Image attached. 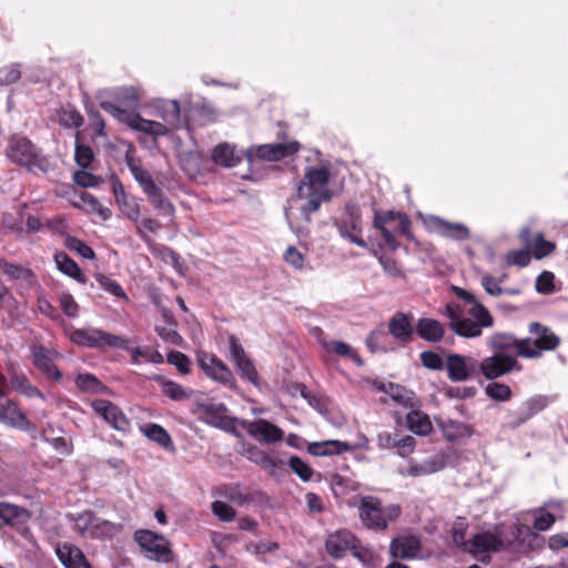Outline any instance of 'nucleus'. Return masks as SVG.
I'll list each match as a JSON object with an SVG mask.
<instances>
[{
    "mask_svg": "<svg viewBox=\"0 0 568 568\" xmlns=\"http://www.w3.org/2000/svg\"><path fill=\"white\" fill-rule=\"evenodd\" d=\"M100 106L132 130L149 134L154 139L168 135L181 126V108L176 100L155 102L156 115L162 119V122L143 119L140 113L120 109L111 102H101Z\"/></svg>",
    "mask_w": 568,
    "mask_h": 568,
    "instance_id": "f257e3e1",
    "label": "nucleus"
},
{
    "mask_svg": "<svg viewBox=\"0 0 568 568\" xmlns=\"http://www.w3.org/2000/svg\"><path fill=\"white\" fill-rule=\"evenodd\" d=\"M329 172L327 168H307L304 179L297 186L294 200L302 201L300 206L302 217L306 224L311 222V213L320 210L323 202L332 197L328 189Z\"/></svg>",
    "mask_w": 568,
    "mask_h": 568,
    "instance_id": "f03ea898",
    "label": "nucleus"
},
{
    "mask_svg": "<svg viewBox=\"0 0 568 568\" xmlns=\"http://www.w3.org/2000/svg\"><path fill=\"white\" fill-rule=\"evenodd\" d=\"M444 314L449 318V327L462 337L476 338L481 335L483 328L494 325V320L488 310L481 304L471 305L468 311L469 318H465L458 304L448 303Z\"/></svg>",
    "mask_w": 568,
    "mask_h": 568,
    "instance_id": "7ed1b4c3",
    "label": "nucleus"
},
{
    "mask_svg": "<svg viewBox=\"0 0 568 568\" xmlns=\"http://www.w3.org/2000/svg\"><path fill=\"white\" fill-rule=\"evenodd\" d=\"M7 156L31 172H45L48 161L40 150L26 136L14 135L9 140Z\"/></svg>",
    "mask_w": 568,
    "mask_h": 568,
    "instance_id": "20e7f679",
    "label": "nucleus"
},
{
    "mask_svg": "<svg viewBox=\"0 0 568 568\" xmlns=\"http://www.w3.org/2000/svg\"><path fill=\"white\" fill-rule=\"evenodd\" d=\"M529 333L534 337L523 338L524 347L520 348L519 356L523 358L535 359L542 356L544 352L555 351L560 338L549 327L532 322L529 324Z\"/></svg>",
    "mask_w": 568,
    "mask_h": 568,
    "instance_id": "39448f33",
    "label": "nucleus"
},
{
    "mask_svg": "<svg viewBox=\"0 0 568 568\" xmlns=\"http://www.w3.org/2000/svg\"><path fill=\"white\" fill-rule=\"evenodd\" d=\"M359 518L369 529L384 530L388 523L395 520L399 515L397 506L382 507V503L374 496H365L359 503Z\"/></svg>",
    "mask_w": 568,
    "mask_h": 568,
    "instance_id": "423d86ee",
    "label": "nucleus"
},
{
    "mask_svg": "<svg viewBox=\"0 0 568 568\" xmlns=\"http://www.w3.org/2000/svg\"><path fill=\"white\" fill-rule=\"evenodd\" d=\"M70 338L80 346L100 348L111 346L115 348H128L129 341L123 336L113 335L99 328L74 329Z\"/></svg>",
    "mask_w": 568,
    "mask_h": 568,
    "instance_id": "0eeeda50",
    "label": "nucleus"
},
{
    "mask_svg": "<svg viewBox=\"0 0 568 568\" xmlns=\"http://www.w3.org/2000/svg\"><path fill=\"white\" fill-rule=\"evenodd\" d=\"M134 539L149 559L159 562L173 560L171 545L162 535L154 534L151 530H139L135 531Z\"/></svg>",
    "mask_w": 568,
    "mask_h": 568,
    "instance_id": "6e6552de",
    "label": "nucleus"
},
{
    "mask_svg": "<svg viewBox=\"0 0 568 568\" xmlns=\"http://www.w3.org/2000/svg\"><path fill=\"white\" fill-rule=\"evenodd\" d=\"M501 547L503 540L500 535L491 531L474 534L465 544V550L485 564L489 561V554L499 551Z\"/></svg>",
    "mask_w": 568,
    "mask_h": 568,
    "instance_id": "1a4fd4ad",
    "label": "nucleus"
},
{
    "mask_svg": "<svg viewBox=\"0 0 568 568\" xmlns=\"http://www.w3.org/2000/svg\"><path fill=\"white\" fill-rule=\"evenodd\" d=\"M521 366L516 356H501L500 354L493 353L490 356L478 362V374H481L489 381L503 377L513 371L519 372Z\"/></svg>",
    "mask_w": 568,
    "mask_h": 568,
    "instance_id": "9d476101",
    "label": "nucleus"
},
{
    "mask_svg": "<svg viewBox=\"0 0 568 568\" xmlns=\"http://www.w3.org/2000/svg\"><path fill=\"white\" fill-rule=\"evenodd\" d=\"M445 369L452 382H466L478 376V361L473 356L448 354Z\"/></svg>",
    "mask_w": 568,
    "mask_h": 568,
    "instance_id": "9b49d317",
    "label": "nucleus"
},
{
    "mask_svg": "<svg viewBox=\"0 0 568 568\" xmlns=\"http://www.w3.org/2000/svg\"><path fill=\"white\" fill-rule=\"evenodd\" d=\"M73 529L89 538H103L113 527L108 520L95 517L91 511H83L73 517Z\"/></svg>",
    "mask_w": 568,
    "mask_h": 568,
    "instance_id": "f8f14e48",
    "label": "nucleus"
},
{
    "mask_svg": "<svg viewBox=\"0 0 568 568\" xmlns=\"http://www.w3.org/2000/svg\"><path fill=\"white\" fill-rule=\"evenodd\" d=\"M91 406L112 428L122 433L129 432L130 422L116 405L109 400L95 399Z\"/></svg>",
    "mask_w": 568,
    "mask_h": 568,
    "instance_id": "ddd939ff",
    "label": "nucleus"
},
{
    "mask_svg": "<svg viewBox=\"0 0 568 568\" xmlns=\"http://www.w3.org/2000/svg\"><path fill=\"white\" fill-rule=\"evenodd\" d=\"M199 364L212 379L230 387H235V379L230 368L219 358L207 354L199 355Z\"/></svg>",
    "mask_w": 568,
    "mask_h": 568,
    "instance_id": "4468645a",
    "label": "nucleus"
},
{
    "mask_svg": "<svg viewBox=\"0 0 568 568\" xmlns=\"http://www.w3.org/2000/svg\"><path fill=\"white\" fill-rule=\"evenodd\" d=\"M486 344L495 354L516 356V358L520 357V348L524 347L523 338H517L513 334L501 332L490 335Z\"/></svg>",
    "mask_w": 568,
    "mask_h": 568,
    "instance_id": "2eb2a0df",
    "label": "nucleus"
},
{
    "mask_svg": "<svg viewBox=\"0 0 568 568\" xmlns=\"http://www.w3.org/2000/svg\"><path fill=\"white\" fill-rule=\"evenodd\" d=\"M548 404L547 397L537 395L525 400L516 410L509 414L511 418L509 426L516 428L521 424L526 423L532 416L541 412Z\"/></svg>",
    "mask_w": 568,
    "mask_h": 568,
    "instance_id": "dca6fc26",
    "label": "nucleus"
},
{
    "mask_svg": "<svg viewBox=\"0 0 568 568\" xmlns=\"http://www.w3.org/2000/svg\"><path fill=\"white\" fill-rule=\"evenodd\" d=\"M242 426L246 429L250 436L263 440L267 444L281 442L284 436V433L281 428L265 419L243 422Z\"/></svg>",
    "mask_w": 568,
    "mask_h": 568,
    "instance_id": "f3484780",
    "label": "nucleus"
},
{
    "mask_svg": "<svg viewBox=\"0 0 568 568\" xmlns=\"http://www.w3.org/2000/svg\"><path fill=\"white\" fill-rule=\"evenodd\" d=\"M429 223L433 230L443 237L454 241H466L470 237L469 229L463 223L448 222L439 216H430Z\"/></svg>",
    "mask_w": 568,
    "mask_h": 568,
    "instance_id": "a211bd4d",
    "label": "nucleus"
},
{
    "mask_svg": "<svg viewBox=\"0 0 568 568\" xmlns=\"http://www.w3.org/2000/svg\"><path fill=\"white\" fill-rule=\"evenodd\" d=\"M358 544V539L346 529L336 530L329 534L325 541L327 552L334 558H341L346 550H351Z\"/></svg>",
    "mask_w": 568,
    "mask_h": 568,
    "instance_id": "6ab92c4d",
    "label": "nucleus"
},
{
    "mask_svg": "<svg viewBox=\"0 0 568 568\" xmlns=\"http://www.w3.org/2000/svg\"><path fill=\"white\" fill-rule=\"evenodd\" d=\"M0 422L9 426L27 430L30 423L13 402L0 398Z\"/></svg>",
    "mask_w": 568,
    "mask_h": 568,
    "instance_id": "aec40b11",
    "label": "nucleus"
},
{
    "mask_svg": "<svg viewBox=\"0 0 568 568\" xmlns=\"http://www.w3.org/2000/svg\"><path fill=\"white\" fill-rule=\"evenodd\" d=\"M389 551L396 558H415L420 551V541L412 535L399 536L390 542Z\"/></svg>",
    "mask_w": 568,
    "mask_h": 568,
    "instance_id": "412c9836",
    "label": "nucleus"
},
{
    "mask_svg": "<svg viewBox=\"0 0 568 568\" xmlns=\"http://www.w3.org/2000/svg\"><path fill=\"white\" fill-rule=\"evenodd\" d=\"M298 150L297 142L290 143H271L258 145L255 150L256 158L265 161H280Z\"/></svg>",
    "mask_w": 568,
    "mask_h": 568,
    "instance_id": "4be33fe9",
    "label": "nucleus"
},
{
    "mask_svg": "<svg viewBox=\"0 0 568 568\" xmlns=\"http://www.w3.org/2000/svg\"><path fill=\"white\" fill-rule=\"evenodd\" d=\"M55 554L65 568H91L81 549L74 545L69 542L58 545Z\"/></svg>",
    "mask_w": 568,
    "mask_h": 568,
    "instance_id": "5701e85b",
    "label": "nucleus"
},
{
    "mask_svg": "<svg viewBox=\"0 0 568 568\" xmlns=\"http://www.w3.org/2000/svg\"><path fill=\"white\" fill-rule=\"evenodd\" d=\"M338 233L359 247H366V242L361 237L362 221L356 212H352L342 222L337 223Z\"/></svg>",
    "mask_w": 568,
    "mask_h": 568,
    "instance_id": "b1692460",
    "label": "nucleus"
},
{
    "mask_svg": "<svg viewBox=\"0 0 568 568\" xmlns=\"http://www.w3.org/2000/svg\"><path fill=\"white\" fill-rule=\"evenodd\" d=\"M30 517V513L23 507L0 503V528L3 526L24 525L29 521Z\"/></svg>",
    "mask_w": 568,
    "mask_h": 568,
    "instance_id": "393cba45",
    "label": "nucleus"
},
{
    "mask_svg": "<svg viewBox=\"0 0 568 568\" xmlns=\"http://www.w3.org/2000/svg\"><path fill=\"white\" fill-rule=\"evenodd\" d=\"M389 333L400 342L410 339L414 327L412 325V317L405 313H396L388 322Z\"/></svg>",
    "mask_w": 568,
    "mask_h": 568,
    "instance_id": "a878e982",
    "label": "nucleus"
},
{
    "mask_svg": "<svg viewBox=\"0 0 568 568\" xmlns=\"http://www.w3.org/2000/svg\"><path fill=\"white\" fill-rule=\"evenodd\" d=\"M110 102L112 103V101ZM113 104L129 112H136L140 106L139 91L133 87L116 89Z\"/></svg>",
    "mask_w": 568,
    "mask_h": 568,
    "instance_id": "bb28decb",
    "label": "nucleus"
},
{
    "mask_svg": "<svg viewBox=\"0 0 568 568\" xmlns=\"http://www.w3.org/2000/svg\"><path fill=\"white\" fill-rule=\"evenodd\" d=\"M212 161L216 165L234 168L240 163L241 158L235 153V145L222 142L213 149Z\"/></svg>",
    "mask_w": 568,
    "mask_h": 568,
    "instance_id": "cd10ccee",
    "label": "nucleus"
},
{
    "mask_svg": "<svg viewBox=\"0 0 568 568\" xmlns=\"http://www.w3.org/2000/svg\"><path fill=\"white\" fill-rule=\"evenodd\" d=\"M416 332L420 338L436 343L444 336V326L434 318H419L416 324Z\"/></svg>",
    "mask_w": 568,
    "mask_h": 568,
    "instance_id": "c85d7f7f",
    "label": "nucleus"
},
{
    "mask_svg": "<svg viewBox=\"0 0 568 568\" xmlns=\"http://www.w3.org/2000/svg\"><path fill=\"white\" fill-rule=\"evenodd\" d=\"M396 220L395 212L388 211L384 213L376 212L374 215L373 225L375 229L379 230L383 239L385 240L387 246L392 250H396L398 243L393 234V232L388 229V225Z\"/></svg>",
    "mask_w": 568,
    "mask_h": 568,
    "instance_id": "c756f323",
    "label": "nucleus"
},
{
    "mask_svg": "<svg viewBox=\"0 0 568 568\" xmlns=\"http://www.w3.org/2000/svg\"><path fill=\"white\" fill-rule=\"evenodd\" d=\"M406 423L408 429L418 436H427L433 430L428 415L420 410H410L406 415Z\"/></svg>",
    "mask_w": 568,
    "mask_h": 568,
    "instance_id": "7c9ffc66",
    "label": "nucleus"
},
{
    "mask_svg": "<svg viewBox=\"0 0 568 568\" xmlns=\"http://www.w3.org/2000/svg\"><path fill=\"white\" fill-rule=\"evenodd\" d=\"M33 363L49 378L54 381H59L61 378L60 371L53 364L48 351H45L43 347H37L33 349Z\"/></svg>",
    "mask_w": 568,
    "mask_h": 568,
    "instance_id": "2f4dec72",
    "label": "nucleus"
},
{
    "mask_svg": "<svg viewBox=\"0 0 568 568\" xmlns=\"http://www.w3.org/2000/svg\"><path fill=\"white\" fill-rule=\"evenodd\" d=\"M529 230L523 229L520 239L527 243L528 248L532 252L536 258H542L555 250V244L546 241L541 234H537L535 239L529 242Z\"/></svg>",
    "mask_w": 568,
    "mask_h": 568,
    "instance_id": "473e14b6",
    "label": "nucleus"
},
{
    "mask_svg": "<svg viewBox=\"0 0 568 568\" xmlns=\"http://www.w3.org/2000/svg\"><path fill=\"white\" fill-rule=\"evenodd\" d=\"M57 267L63 274L74 278L81 284L87 283V277L82 274L75 261L69 257L65 253H58L54 255Z\"/></svg>",
    "mask_w": 568,
    "mask_h": 568,
    "instance_id": "72a5a7b5",
    "label": "nucleus"
},
{
    "mask_svg": "<svg viewBox=\"0 0 568 568\" xmlns=\"http://www.w3.org/2000/svg\"><path fill=\"white\" fill-rule=\"evenodd\" d=\"M438 426L444 437L449 442L459 440L471 435L470 427L460 422L449 419L446 422H439Z\"/></svg>",
    "mask_w": 568,
    "mask_h": 568,
    "instance_id": "f704fd0d",
    "label": "nucleus"
},
{
    "mask_svg": "<svg viewBox=\"0 0 568 568\" xmlns=\"http://www.w3.org/2000/svg\"><path fill=\"white\" fill-rule=\"evenodd\" d=\"M128 166L135 179V181L141 185L143 192L146 195H154L158 192L159 186L152 179L150 172L142 166L135 164L133 161H128Z\"/></svg>",
    "mask_w": 568,
    "mask_h": 568,
    "instance_id": "c9c22d12",
    "label": "nucleus"
},
{
    "mask_svg": "<svg viewBox=\"0 0 568 568\" xmlns=\"http://www.w3.org/2000/svg\"><path fill=\"white\" fill-rule=\"evenodd\" d=\"M349 445L341 440H325L322 443H313L308 446V450L315 456H331L348 450Z\"/></svg>",
    "mask_w": 568,
    "mask_h": 568,
    "instance_id": "e433bc0d",
    "label": "nucleus"
},
{
    "mask_svg": "<svg viewBox=\"0 0 568 568\" xmlns=\"http://www.w3.org/2000/svg\"><path fill=\"white\" fill-rule=\"evenodd\" d=\"M143 433L149 439L156 442L164 449L174 450L172 438L162 426L158 424L146 425L143 428Z\"/></svg>",
    "mask_w": 568,
    "mask_h": 568,
    "instance_id": "4c0bfd02",
    "label": "nucleus"
},
{
    "mask_svg": "<svg viewBox=\"0 0 568 568\" xmlns=\"http://www.w3.org/2000/svg\"><path fill=\"white\" fill-rule=\"evenodd\" d=\"M244 456L248 460L257 464L258 466L263 467L264 469H274L277 466V463L273 457H271L264 450L260 449L258 447H256L254 445H248L244 449Z\"/></svg>",
    "mask_w": 568,
    "mask_h": 568,
    "instance_id": "58836bf2",
    "label": "nucleus"
},
{
    "mask_svg": "<svg viewBox=\"0 0 568 568\" xmlns=\"http://www.w3.org/2000/svg\"><path fill=\"white\" fill-rule=\"evenodd\" d=\"M11 386L28 397H39L44 400V395L33 386L23 374H12L10 379Z\"/></svg>",
    "mask_w": 568,
    "mask_h": 568,
    "instance_id": "ea45409f",
    "label": "nucleus"
},
{
    "mask_svg": "<svg viewBox=\"0 0 568 568\" xmlns=\"http://www.w3.org/2000/svg\"><path fill=\"white\" fill-rule=\"evenodd\" d=\"M444 455H436L424 460L419 466L410 470L412 475H429L442 470L445 467Z\"/></svg>",
    "mask_w": 568,
    "mask_h": 568,
    "instance_id": "a19ab883",
    "label": "nucleus"
},
{
    "mask_svg": "<svg viewBox=\"0 0 568 568\" xmlns=\"http://www.w3.org/2000/svg\"><path fill=\"white\" fill-rule=\"evenodd\" d=\"M121 194L118 195V202L121 212L132 221H138L140 217L139 204L126 196L123 185H120Z\"/></svg>",
    "mask_w": 568,
    "mask_h": 568,
    "instance_id": "79ce46f5",
    "label": "nucleus"
},
{
    "mask_svg": "<svg viewBox=\"0 0 568 568\" xmlns=\"http://www.w3.org/2000/svg\"><path fill=\"white\" fill-rule=\"evenodd\" d=\"M323 345L327 351H331L343 357H348L359 366L363 365L362 358L357 355L355 349L348 344L341 341H333L329 343H324Z\"/></svg>",
    "mask_w": 568,
    "mask_h": 568,
    "instance_id": "37998d69",
    "label": "nucleus"
},
{
    "mask_svg": "<svg viewBox=\"0 0 568 568\" xmlns=\"http://www.w3.org/2000/svg\"><path fill=\"white\" fill-rule=\"evenodd\" d=\"M64 246L83 258L93 260L95 257L94 251L78 237L67 236L64 240Z\"/></svg>",
    "mask_w": 568,
    "mask_h": 568,
    "instance_id": "c03bdc74",
    "label": "nucleus"
},
{
    "mask_svg": "<svg viewBox=\"0 0 568 568\" xmlns=\"http://www.w3.org/2000/svg\"><path fill=\"white\" fill-rule=\"evenodd\" d=\"M485 393L488 397L498 402H508L511 398V389L508 385L501 383H489Z\"/></svg>",
    "mask_w": 568,
    "mask_h": 568,
    "instance_id": "a18cd8bd",
    "label": "nucleus"
},
{
    "mask_svg": "<svg viewBox=\"0 0 568 568\" xmlns=\"http://www.w3.org/2000/svg\"><path fill=\"white\" fill-rule=\"evenodd\" d=\"M150 203L162 214L172 216L174 214V206L169 201V199L164 197L161 189H158L156 194L148 195Z\"/></svg>",
    "mask_w": 568,
    "mask_h": 568,
    "instance_id": "49530a36",
    "label": "nucleus"
},
{
    "mask_svg": "<svg viewBox=\"0 0 568 568\" xmlns=\"http://www.w3.org/2000/svg\"><path fill=\"white\" fill-rule=\"evenodd\" d=\"M75 383L78 387L84 392L99 393L103 389L101 382L91 374H80Z\"/></svg>",
    "mask_w": 568,
    "mask_h": 568,
    "instance_id": "de8ad7c7",
    "label": "nucleus"
},
{
    "mask_svg": "<svg viewBox=\"0 0 568 568\" xmlns=\"http://www.w3.org/2000/svg\"><path fill=\"white\" fill-rule=\"evenodd\" d=\"M97 281L100 284V286L104 291L109 292L110 294H112L116 297L126 298V295H125V292L123 291V288L120 286V284L118 282L113 281L112 278H110L103 274H98Z\"/></svg>",
    "mask_w": 568,
    "mask_h": 568,
    "instance_id": "09e8293b",
    "label": "nucleus"
},
{
    "mask_svg": "<svg viewBox=\"0 0 568 568\" xmlns=\"http://www.w3.org/2000/svg\"><path fill=\"white\" fill-rule=\"evenodd\" d=\"M288 465L302 480L307 481L312 478L313 469L300 457H291L288 460Z\"/></svg>",
    "mask_w": 568,
    "mask_h": 568,
    "instance_id": "8fccbe9b",
    "label": "nucleus"
},
{
    "mask_svg": "<svg viewBox=\"0 0 568 568\" xmlns=\"http://www.w3.org/2000/svg\"><path fill=\"white\" fill-rule=\"evenodd\" d=\"M59 122L65 128H79L83 123V118L75 110H62L59 114Z\"/></svg>",
    "mask_w": 568,
    "mask_h": 568,
    "instance_id": "3c124183",
    "label": "nucleus"
},
{
    "mask_svg": "<svg viewBox=\"0 0 568 568\" xmlns=\"http://www.w3.org/2000/svg\"><path fill=\"white\" fill-rule=\"evenodd\" d=\"M423 365L429 369L440 371L445 368V361L435 352L426 351L420 354Z\"/></svg>",
    "mask_w": 568,
    "mask_h": 568,
    "instance_id": "603ef678",
    "label": "nucleus"
},
{
    "mask_svg": "<svg viewBox=\"0 0 568 568\" xmlns=\"http://www.w3.org/2000/svg\"><path fill=\"white\" fill-rule=\"evenodd\" d=\"M132 353V359L135 364L140 363V358H144L148 362L154 363V364H161L163 363V356L158 351H142L141 348L136 347L131 351Z\"/></svg>",
    "mask_w": 568,
    "mask_h": 568,
    "instance_id": "864d4df0",
    "label": "nucleus"
},
{
    "mask_svg": "<svg viewBox=\"0 0 568 568\" xmlns=\"http://www.w3.org/2000/svg\"><path fill=\"white\" fill-rule=\"evenodd\" d=\"M212 511L222 521H232L236 516L235 510L221 500H216L212 504Z\"/></svg>",
    "mask_w": 568,
    "mask_h": 568,
    "instance_id": "5fc2aeb1",
    "label": "nucleus"
},
{
    "mask_svg": "<svg viewBox=\"0 0 568 568\" xmlns=\"http://www.w3.org/2000/svg\"><path fill=\"white\" fill-rule=\"evenodd\" d=\"M168 362L174 365L182 374H187L190 372V359L181 352H170L168 354Z\"/></svg>",
    "mask_w": 568,
    "mask_h": 568,
    "instance_id": "6e6d98bb",
    "label": "nucleus"
},
{
    "mask_svg": "<svg viewBox=\"0 0 568 568\" xmlns=\"http://www.w3.org/2000/svg\"><path fill=\"white\" fill-rule=\"evenodd\" d=\"M280 544L276 541L261 540L257 542H251L247 546V550L256 555L271 554L278 550Z\"/></svg>",
    "mask_w": 568,
    "mask_h": 568,
    "instance_id": "4d7b16f0",
    "label": "nucleus"
},
{
    "mask_svg": "<svg viewBox=\"0 0 568 568\" xmlns=\"http://www.w3.org/2000/svg\"><path fill=\"white\" fill-rule=\"evenodd\" d=\"M536 291L541 294H549L554 292V274L544 271L536 280Z\"/></svg>",
    "mask_w": 568,
    "mask_h": 568,
    "instance_id": "13d9d810",
    "label": "nucleus"
},
{
    "mask_svg": "<svg viewBox=\"0 0 568 568\" xmlns=\"http://www.w3.org/2000/svg\"><path fill=\"white\" fill-rule=\"evenodd\" d=\"M508 265L527 266L530 262V253L527 250L510 251L506 255Z\"/></svg>",
    "mask_w": 568,
    "mask_h": 568,
    "instance_id": "bf43d9fd",
    "label": "nucleus"
},
{
    "mask_svg": "<svg viewBox=\"0 0 568 568\" xmlns=\"http://www.w3.org/2000/svg\"><path fill=\"white\" fill-rule=\"evenodd\" d=\"M237 369L241 372L243 378L247 379L254 385H257V372L250 358L241 361L235 364Z\"/></svg>",
    "mask_w": 568,
    "mask_h": 568,
    "instance_id": "052dcab7",
    "label": "nucleus"
},
{
    "mask_svg": "<svg viewBox=\"0 0 568 568\" xmlns=\"http://www.w3.org/2000/svg\"><path fill=\"white\" fill-rule=\"evenodd\" d=\"M155 332L164 341L173 345H182L183 338L182 336L176 332V329L172 326L170 327H155Z\"/></svg>",
    "mask_w": 568,
    "mask_h": 568,
    "instance_id": "680f3d73",
    "label": "nucleus"
},
{
    "mask_svg": "<svg viewBox=\"0 0 568 568\" xmlns=\"http://www.w3.org/2000/svg\"><path fill=\"white\" fill-rule=\"evenodd\" d=\"M21 77L19 65H9L0 69V84L9 85L17 82Z\"/></svg>",
    "mask_w": 568,
    "mask_h": 568,
    "instance_id": "e2e57ef3",
    "label": "nucleus"
},
{
    "mask_svg": "<svg viewBox=\"0 0 568 568\" xmlns=\"http://www.w3.org/2000/svg\"><path fill=\"white\" fill-rule=\"evenodd\" d=\"M162 392L165 396L174 400H180L186 397L184 389L172 381H166L162 384Z\"/></svg>",
    "mask_w": 568,
    "mask_h": 568,
    "instance_id": "0e129e2a",
    "label": "nucleus"
},
{
    "mask_svg": "<svg viewBox=\"0 0 568 568\" xmlns=\"http://www.w3.org/2000/svg\"><path fill=\"white\" fill-rule=\"evenodd\" d=\"M77 163L82 168H88L93 160V152L91 148L87 145H77L74 154Z\"/></svg>",
    "mask_w": 568,
    "mask_h": 568,
    "instance_id": "69168bd1",
    "label": "nucleus"
},
{
    "mask_svg": "<svg viewBox=\"0 0 568 568\" xmlns=\"http://www.w3.org/2000/svg\"><path fill=\"white\" fill-rule=\"evenodd\" d=\"M59 302L65 315L70 317H75L78 315L79 306L71 294L62 293L60 295Z\"/></svg>",
    "mask_w": 568,
    "mask_h": 568,
    "instance_id": "338daca9",
    "label": "nucleus"
},
{
    "mask_svg": "<svg viewBox=\"0 0 568 568\" xmlns=\"http://www.w3.org/2000/svg\"><path fill=\"white\" fill-rule=\"evenodd\" d=\"M415 446H416V439L413 436H410V435L399 436L398 435L395 448H397L398 454L404 457V456L412 454L415 449Z\"/></svg>",
    "mask_w": 568,
    "mask_h": 568,
    "instance_id": "774afa93",
    "label": "nucleus"
}]
</instances>
